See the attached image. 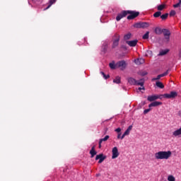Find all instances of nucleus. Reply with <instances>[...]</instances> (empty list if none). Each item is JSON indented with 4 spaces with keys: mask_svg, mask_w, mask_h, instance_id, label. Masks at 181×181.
I'll return each instance as SVG.
<instances>
[{
    "mask_svg": "<svg viewBox=\"0 0 181 181\" xmlns=\"http://www.w3.org/2000/svg\"><path fill=\"white\" fill-rule=\"evenodd\" d=\"M179 57H180V59H181V49L179 52Z\"/></svg>",
    "mask_w": 181,
    "mask_h": 181,
    "instance_id": "nucleus-46",
    "label": "nucleus"
},
{
    "mask_svg": "<svg viewBox=\"0 0 181 181\" xmlns=\"http://www.w3.org/2000/svg\"><path fill=\"white\" fill-rule=\"evenodd\" d=\"M141 76H146V74H148V73L146 71H141L140 73Z\"/></svg>",
    "mask_w": 181,
    "mask_h": 181,
    "instance_id": "nucleus-34",
    "label": "nucleus"
},
{
    "mask_svg": "<svg viewBox=\"0 0 181 181\" xmlns=\"http://www.w3.org/2000/svg\"><path fill=\"white\" fill-rule=\"evenodd\" d=\"M145 56H146V57H152V56H153V52H152V51H151V50H147L146 52V54H145Z\"/></svg>",
    "mask_w": 181,
    "mask_h": 181,
    "instance_id": "nucleus-22",
    "label": "nucleus"
},
{
    "mask_svg": "<svg viewBox=\"0 0 181 181\" xmlns=\"http://www.w3.org/2000/svg\"><path fill=\"white\" fill-rule=\"evenodd\" d=\"M168 181H175V178L173 175H169L168 177Z\"/></svg>",
    "mask_w": 181,
    "mask_h": 181,
    "instance_id": "nucleus-30",
    "label": "nucleus"
},
{
    "mask_svg": "<svg viewBox=\"0 0 181 181\" xmlns=\"http://www.w3.org/2000/svg\"><path fill=\"white\" fill-rule=\"evenodd\" d=\"M117 69L124 70L126 69L127 64L124 60L119 61L116 63Z\"/></svg>",
    "mask_w": 181,
    "mask_h": 181,
    "instance_id": "nucleus-7",
    "label": "nucleus"
},
{
    "mask_svg": "<svg viewBox=\"0 0 181 181\" xmlns=\"http://www.w3.org/2000/svg\"><path fill=\"white\" fill-rule=\"evenodd\" d=\"M127 45H129V46L130 47H135V46H136L137 43H138V40H131V41H126Z\"/></svg>",
    "mask_w": 181,
    "mask_h": 181,
    "instance_id": "nucleus-12",
    "label": "nucleus"
},
{
    "mask_svg": "<svg viewBox=\"0 0 181 181\" xmlns=\"http://www.w3.org/2000/svg\"><path fill=\"white\" fill-rule=\"evenodd\" d=\"M56 1H57V0H50V1H49L50 4H49L45 10L48 9V8L51 6V5H52V4H54Z\"/></svg>",
    "mask_w": 181,
    "mask_h": 181,
    "instance_id": "nucleus-32",
    "label": "nucleus"
},
{
    "mask_svg": "<svg viewBox=\"0 0 181 181\" xmlns=\"http://www.w3.org/2000/svg\"><path fill=\"white\" fill-rule=\"evenodd\" d=\"M127 11V15L129 14L127 16V19L128 20H132L134 19L135 18H136L139 15V11Z\"/></svg>",
    "mask_w": 181,
    "mask_h": 181,
    "instance_id": "nucleus-5",
    "label": "nucleus"
},
{
    "mask_svg": "<svg viewBox=\"0 0 181 181\" xmlns=\"http://www.w3.org/2000/svg\"><path fill=\"white\" fill-rule=\"evenodd\" d=\"M113 83H115L116 84H120L121 83V78L119 76H117L114 80Z\"/></svg>",
    "mask_w": 181,
    "mask_h": 181,
    "instance_id": "nucleus-20",
    "label": "nucleus"
},
{
    "mask_svg": "<svg viewBox=\"0 0 181 181\" xmlns=\"http://www.w3.org/2000/svg\"><path fill=\"white\" fill-rule=\"evenodd\" d=\"M155 33L156 35H162L163 33V29L161 30L160 28L157 27L155 29Z\"/></svg>",
    "mask_w": 181,
    "mask_h": 181,
    "instance_id": "nucleus-17",
    "label": "nucleus"
},
{
    "mask_svg": "<svg viewBox=\"0 0 181 181\" xmlns=\"http://www.w3.org/2000/svg\"><path fill=\"white\" fill-rule=\"evenodd\" d=\"M168 13H166L165 14H163L162 16H160V18H162V20H166L168 18Z\"/></svg>",
    "mask_w": 181,
    "mask_h": 181,
    "instance_id": "nucleus-29",
    "label": "nucleus"
},
{
    "mask_svg": "<svg viewBox=\"0 0 181 181\" xmlns=\"http://www.w3.org/2000/svg\"><path fill=\"white\" fill-rule=\"evenodd\" d=\"M106 159V156H104L103 153H100L96 156L95 160H98V163L101 164Z\"/></svg>",
    "mask_w": 181,
    "mask_h": 181,
    "instance_id": "nucleus-9",
    "label": "nucleus"
},
{
    "mask_svg": "<svg viewBox=\"0 0 181 181\" xmlns=\"http://www.w3.org/2000/svg\"><path fill=\"white\" fill-rule=\"evenodd\" d=\"M131 37H132V34L130 33H129L124 35V40H129V39H130Z\"/></svg>",
    "mask_w": 181,
    "mask_h": 181,
    "instance_id": "nucleus-26",
    "label": "nucleus"
},
{
    "mask_svg": "<svg viewBox=\"0 0 181 181\" xmlns=\"http://www.w3.org/2000/svg\"><path fill=\"white\" fill-rule=\"evenodd\" d=\"M148 37H149V32L147 31L146 33L143 35L142 39L144 40H146L147 39H148Z\"/></svg>",
    "mask_w": 181,
    "mask_h": 181,
    "instance_id": "nucleus-24",
    "label": "nucleus"
},
{
    "mask_svg": "<svg viewBox=\"0 0 181 181\" xmlns=\"http://www.w3.org/2000/svg\"><path fill=\"white\" fill-rule=\"evenodd\" d=\"M175 14H176V12L174 10L171 11L170 13V16H174Z\"/></svg>",
    "mask_w": 181,
    "mask_h": 181,
    "instance_id": "nucleus-33",
    "label": "nucleus"
},
{
    "mask_svg": "<svg viewBox=\"0 0 181 181\" xmlns=\"http://www.w3.org/2000/svg\"><path fill=\"white\" fill-rule=\"evenodd\" d=\"M128 83H129V84H132V86H141V87H143L144 84V80L140 79L139 81H136L133 78H129Z\"/></svg>",
    "mask_w": 181,
    "mask_h": 181,
    "instance_id": "nucleus-3",
    "label": "nucleus"
},
{
    "mask_svg": "<svg viewBox=\"0 0 181 181\" xmlns=\"http://www.w3.org/2000/svg\"><path fill=\"white\" fill-rule=\"evenodd\" d=\"M121 135H122V133H119L118 134V136H117V139H121Z\"/></svg>",
    "mask_w": 181,
    "mask_h": 181,
    "instance_id": "nucleus-41",
    "label": "nucleus"
},
{
    "mask_svg": "<svg viewBox=\"0 0 181 181\" xmlns=\"http://www.w3.org/2000/svg\"><path fill=\"white\" fill-rule=\"evenodd\" d=\"M119 40H120V35L117 33H115L112 38V49H116V47H117V46H119Z\"/></svg>",
    "mask_w": 181,
    "mask_h": 181,
    "instance_id": "nucleus-4",
    "label": "nucleus"
},
{
    "mask_svg": "<svg viewBox=\"0 0 181 181\" xmlns=\"http://www.w3.org/2000/svg\"><path fill=\"white\" fill-rule=\"evenodd\" d=\"M110 139V136L108 135H106L105 138L100 139V143L105 142Z\"/></svg>",
    "mask_w": 181,
    "mask_h": 181,
    "instance_id": "nucleus-23",
    "label": "nucleus"
},
{
    "mask_svg": "<svg viewBox=\"0 0 181 181\" xmlns=\"http://www.w3.org/2000/svg\"><path fill=\"white\" fill-rule=\"evenodd\" d=\"M124 134V135L128 136L129 135L130 132L127 129Z\"/></svg>",
    "mask_w": 181,
    "mask_h": 181,
    "instance_id": "nucleus-38",
    "label": "nucleus"
},
{
    "mask_svg": "<svg viewBox=\"0 0 181 181\" xmlns=\"http://www.w3.org/2000/svg\"><path fill=\"white\" fill-rule=\"evenodd\" d=\"M127 16V11H123L120 13H119L116 18L117 21H120L122 18Z\"/></svg>",
    "mask_w": 181,
    "mask_h": 181,
    "instance_id": "nucleus-11",
    "label": "nucleus"
},
{
    "mask_svg": "<svg viewBox=\"0 0 181 181\" xmlns=\"http://www.w3.org/2000/svg\"><path fill=\"white\" fill-rule=\"evenodd\" d=\"M107 45L105 44V45H103V52H105L107 51Z\"/></svg>",
    "mask_w": 181,
    "mask_h": 181,
    "instance_id": "nucleus-35",
    "label": "nucleus"
},
{
    "mask_svg": "<svg viewBox=\"0 0 181 181\" xmlns=\"http://www.w3.org/2000/svg\"><path fill=\"white\" fill-rule=\"evenodd\" d=\"M156 86L159 88H164V87H165L164 85L162 83V82H160V81L156 82Z\"/></svg>",
    "mask_w": 181,
    "mask_h": 181,
    "instance_id": "nucleus-25",
    "label": "nucleus"
},
{
    "mask_svg": "<svg viewBox=\"0 0 181 181\" xmlns=\"http://www.w3.org/2000/svg\"><path fill=\"white\" fill-rule=\"evenodd\" d=\"M169 50L168 49H164L161 50L160 53L158 54V56H165V54H167L168 53Z\"/></svg>",
    "mask_w": 181,
    "mask_h": 181,
    "instance_id": "nucleus-18",
    "label": "nucleus"
},
{
    "mask_svg": "<svg viewBox=\"0 0 181 181\" xmlns=\"http://www.w3.org/2000/svg\"><path fill=\"white\" fill-rule=\"evenodd\" d=\"M95 176H96L97 177H98L100 176V173H98V174L95 175Z\"/></svg>",
    "mask_w": 181,
    "mask_h": 181,
    "instance_id": "nucleus-47",
    "label": "nucleus"
},
{
    "mask_svg": "<svg viewBox=\"0 0 181 181\" xmlns=\"http://www.w3.org/2000/svg\"><path fill=\"white\" fill-rule=\"evenodd\" d=\"M162 105H163V103H161V102L154 101V102L151 103V104H149L148 107H149V108L156 107L160 106Z\"/></svg>",
    "mask_w": 181,
    "mask_h": 181,
    "instance_id": "nucleus-13",
    "label": "nucleus"
},
{
    "mask_svg": "<svg viewBox=\"0 0 181 181\" xmlns=\"http://www.w3.org/2000/svg\"><path fill=\"white\" fill-rule=\"evenodd\" d=\"M149 23L144 22V23H137L134 25V27L136 29H145L146 28H148Z\"/></svg>",
    "mask_w": 181,
    "mask_h": 181,
    "instance_id": "nucleus-6",
    "label": "nucleus"
},
{
    "mask_svg": "<svg viewBox=\"0 0 181 181\" xmlns=\"http://www.w3.org/2000/svg\"><path fill=\"white\" fill-rule=\"evenodd\" d=\"M125 136H126V135H124V134H123V135L121 137V140H123Z\"/></svg>",
    "mask_w": 181,
    "mask_h": 181,
    "instance_id": "nucleus-43",
    "label": "nucleus"
},
{
    "mask_svg": "<svg viewBox=\"0 0 181 181\" xmlns=\"http://www.w3.org/2000/svg\"><path fill=\"white\" fill-rule=\"evenodd\" d=\"M141 90H145V88H144V86H142V88H141V87H140V88H139V91H141Z\"/></svg>",
    "mask_w": 181,
    "mask_h": 181,
    "instance_id": "nucleus-42",
    "label": "nucleus"
},
{
    "mask_svg": "<svg viewBox=\"0 0 181 181\" xmlns=\"http://www.w3.org/2000/svg\"><path fill=\"white\" fill-rule=\"evenodd\" d=\"M162 33H163V35L165 37V39L167 42H170V36L171 35L170 31L168 29H163Z\"/></svg>",
    "mask_w": 181,
    "mask_h": 181,
    "instance_id": "nucleus-8",
    "label": "nucleus"
},
{
    "mask_svg": "<svg viewBox=\"0 0 181 181\" xmlns=\"http://www.w3.org/2000/svg\"><path fill=\"white\" fill-rule=\"evenodd\" d=\"M171 156L172 152L170 151H160L155 153L156 160H168Z\"/></svg>",
    "mask_w": 181,
    "mask_h": 181,
    "instance_id": "nucleus-2",
    "label": "nucleus"
},
{
    "mask_svg": "<svg viewBox=\"0 0 181 181\" xmlns=\"http://www.w3.org/2000/svg\"><path fill=\"white\" fill-rule=\"evenodd\" d=\"M181 5L179 4V3H177V4H175L173 6L175 7V8H177V7H179V6H180Z\"/></svg>",
    "mask_w": 181,
    "mask_h": 181,
    "instance_id": "nucleus-40",
    "label": "nucleus"
},
{
    "mask_svg": "<svg viewBox=\"0 0 181 181\" xmlns=\"http://www.w3.org/2000/svg\"><path fill=\"white\" fill-rule=\"evenodd\" d=\"M178 4L181 6V0L179 1Z\"/></svg>",
    "mask_w": 181,
    "mask_h": 181,
    "instance_id": "nucleus-48",
    "label": "nucleus"
},
{
    "mask_svg": "<svg viewBox=\"0 0 181 181\" xmlns=\"http://www.w3.org/2000/svg\"><path fill=\"white\" fill-rule=\"evenodd\" d=\"M153 16L155 18H158L159 16H161V12L160 11L156 12L154 14H153Z\"/></svg>",
    "mask_w": 181,
    "mask_h": 181,
    "instance_id": "nucleus-28",
    "label": "nucleus"
},
{
    "mask_svg": "<svg viewBox=\"0 0 181 181\" xmlns=\"http://www.w3.org/2000/svg\"><path fill=\"white\" fill-rule=\"evenodd\" d=\"M150 111H151V108L146 109V110H145L144 111V115H146V114H148Z\"/></svg>",
    "mask_w": 181,
    "mask_h": 181,
    "instance_id": "nucleus-36",
    "label": "nucleus"
},
{
    "mask_svg": "<svg viewBox=\"0 0 181 181\" xmlns=\"http://www.w3.org/2000/svg\"><path fill=\"white\" fill-rule=\"evenodd\" d=\"M90 154L91 156V158H93L95 156H96L97 152L95 150V146H93L90 151Z\"/></svg>",
    "mask_w": 181,
    "mask_h": 181,
    "instance_id": "nucleus-16",
    "label": "nucleus"
},
{
    "mask_svg": "<svg viewBox=\"0 0 181 181\" xmlns=\"http://www.w3.org/2000/svg\"><path fill=\"white\" fill-rule=\"evenodd\" d=\"M132 129V125H130L127 130L130 132Z\"/></svg>",
    "mask_w": 181,
    "mask_h": 181,
    "instance_id": "nucleus-39",
    "label": "nucleus"
},
{
    "mask_svg": "<svg viewBox=\"0 0 181 181\" xmlns=\"http://www.w3.org/2000/svg\"><path fill=\"white\" fill-rule=\"evenodd\" d=\"M101 144H102V142H100V141H99V148H100V149L101 147H102Z\"/></svg>",
    "mask_w": 181,
    "mask_h": 181,
    "instance_id": "nucleus-44",
    "label": "nucleus"
},
{
    "mask_svg": "<svg viewBox=\"0 0 181 181\" xmlns=\"http://www.w3.org/2000/svg\"><path fill=\"white\" fill-rule=\"evenodd\" d=\"M178 116H179L180 117H181V110L179 111V112H178Z\"/></svg>",
    "mask_w": 181,
    "mask_h": 181,
    "instance_id": "nucleus-45",
    "label": "nucleus"
},
{
    "mask_svg": "<svg viewBox=\"0 0 181 181\" xmlns=\"http://www.w3.org/2000/svg\"><path fill=\"white\" fill-rule=\"evenodd\" d=\"M135 62L136 64H143V63H144V59L142 58H140V59H135Z\"/></svg>",
    "mask_w": 181,
    "mask_h": 181,
    "instance_id": "nucleus-19",
    "label": "nucleus"
},
{
    "mask_svg": "<svg viewBox=\"0 0 181 181\" xmlns=\"http://www.w3.org/2000/svg\"><path fill=\"white\" fill-rule=\"evenodd\" d=\"M115 132L118 133V134H121V128H117L115 129Z\"/></svg>",
    "mask_w": 181,
    "mask_h": 181,
    "instance_id": "nucleus-37",
    "label": "nucleus"
},
{
    "mask_svg": "<svg viewBox=\"0 0 181 181\" xmlns=\"http://www.w3.org/2000/svg\"><path fill=\"white\" fill-rule=\"evenodd\" d=\"M177 97V93L175 91H171L170 93H165L163 95H148L147 100L150 103L154 102L157 100H162L163 98L166 99H175Z\"/></svg>",
    "mask_w": 181,
    "mask_h": 181,
    "instance_id": "nucleus-1",
    "label": "nucleus"
},
{
    "mask_svg": "<svg viewBox=\"0 0 181 181\" xmlns=\"http://www.w3.org/2000/svg\"><path fill=\"white\" fill-rule=\"evenodd\" d=\"M173 136L174 137H180L181 136V127L180 129H177V130L174 131L173 132Z\"/></svg>",
    "mask_w": 181,
    "mask_h": 181,
    "instance_id": "nucleus-15",
    "label": "nucleus"
},
{
    "mask_svg": "<svg viewBox=\"0 0 181 181\" xmlns=\"http://www.w3.org/2000/svg\"><path fill=\"white\" fill-rule=\"evenodd\" d=\"M165 8V4H161V5H159L158 6V10L159 11H160L163 10Z\"/></svg>",
    "mask_w": 181,
    "mask_h": 181,
    "instance_id": "nucleus-27",
    "label": "nucleus"
},
{
    "mask_svg": "<svg viewBox=\"0 0 181 181\" xmlns=\"http://www.w3.org/2000/svg\"><path fill=\"white\" fill-rule=\"evenodd\" d=\"M100 73L103 76V77L105 80H107V78H110V75H105V74L103 71H101Z\"/></svg>",
    "mask_w": 181,
    "mask_h": 181,
    "instance_id": "nucleus-31",
    "label": "nucleus"
},
{
    "mask_svg": "<svg viewBox=\"0 0 181 181\" xmlns=\"http://www.w3.org/2000/svg\"><path fill=\"white\" fill-rule=\"evenodd\" d=\"M109 66L112 70H115V69H117L116 64H115V62L110 63Z\"/></svg>",
    "mask_w": 181,
    "mask_h": 181,
    "instance_id": "nucleus-21",
    "label": "nucleus"
},
{
    "mask_svg": "<svg viewBox=\"0 0 181 181\" xmlns=\"http://www.w3.org/2000/svg\"><path fill=\"white\" fill-rule=\"evenodd\" d=\"M112 159H116L117 158H118L119 153L118 152V149L117 147H114L112 148Z\"/></svg>",
    "mask_w": 181,
    "mask_h": 181,
    "instance_id": "nucleus-10",
    "label": "nucleus"
},
{
    "mask_svg": "<svg viewBox=\"0 0 181 181\" xmlns=\"http://www.w3.org/2000/svg\"><path fill=\"white\" fill-rule=\"evenodd\" d=\"M168 70L167 71H165V73L158 75L156 78H153L152 79V81H156V80H160V78H161V77H165V76H168Z\"/></svg>",
    "mask_w": 181,
    "mask_h": 181,
    "instance_id": "nucleus-14",
    "label": "nucleus"
}]
</instances>
